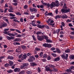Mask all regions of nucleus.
Masks as SVG:
<instances>
[{"instance_id": "obj_1", "label": "nucleus", "mask_w": 74, "mask_h": 74, "mask_svg": "<svg viewBox=\"0 0 74 74\" xmlns=\"http://www.w3.org/2000/svg\"><path fill=\"white\" fill-rule=\"evenodd\" d=\"M60 5V3L59 2V1L56 0L55 2H52L50 4V8L51 9H52L53 7H55V6L56 7H59Z\"/></svg>"}, {"instance_id": "obj_2", "label": "nucleus", "mask_w": 74, "mask_h": 74, "mask_svg": "<svg viewBox=\"0 0 74 74\" xmlns=\"http://www.w3.org/2000/svg\"><path fill=\"white\" fill-rule=\"evenodd\" d=\"M71 70H74V66H71L69 69H68L65 70V71H66L67 73H72L73 71Z\"/></svg>"}, {"instance_id": "obj_3", "label": "nucleus", "mask_w": 74, "mask_h": 74, "mask_svg": "<svg viewBox=\"0 0 74 74\" xmlns=\"http://www.w3.org/2000/svg\"><path fill=\"white\" fill-rule=\"evenodd\" d=\"M61 11L62 14H66V13L70 12V9L69 8L68 9H64L62 8L61 10Z\"/></svg>"}, {"instance_id": "obj_4", "label": "nucleus", "mask_w": 74, "mask_h": 74, "mask_svg": "<svg viewBox=\"0 0 74 74\" xmlns=\"http://www.w3.org/2000/svg\"><path fill=\"white\" fill-rule=\"evenodd\" d=\"M36 60V58L34 56H31L29 57V58L28 59L29 62H33L34 60Z\"/></svg>"}, {"instance_id": "obj_5", "label": "nucleus", "mask_w": 74, "mask_h": 74, "mask_svg": "<svg viewBox=\"0 0 74 74\" xmlns=\"http://www.w3.org/2000/svg\"><path fill=\"white\" fill-rule=\"evenodd\" d=\"M61 58L63 59H67L68 57H69V55L67 54H66V56L63 53V54L62 55Z\"/></svg>"}, {"instance_id": "obj_6", "label": "nucleus", "mask_w": 74, "mask_h": 74, "mask_svg": "<svg viewBox=\"0 0 74 74\" xmlns=\"http://www.w3.org/2000/svg\"><path fill=\"white\" fill-rule=\"evenodd\" d=\"M37 38L38 41H41L44 40L43 35L40 36L39 35H38L37 36Z\"/></svg>"}, {"instance_id": "obj_7", "label": "nucleus", "mask_w": 74, "mask_h": 74, "mask_svg": "<svg viewBox=\"0 0 74 74\" xmlns=\"http://www.w3.org/2000/svg\"><path fill=\"white\" fill-rule=\"evenodd\" d=\"M45 70L47 71H50V72H52V70L51 69L50 67L49 66L48 64L47 65L46 67H45Z\"/></svg>"}, {"instance_id": "obj_8", "label": "nucleus", "mask_w": 74, "mask_h": 74, "mask_svg": "<svg viewBox=\"0 0 74 74\" xmlns=\"http://www.w3.org/2000/svg\"><path fill=\"white\" fill-rule=\"evenodd\" d=\"M43 46L45 48H51V45L48 43H45L43 44Z\"/></svg>"}, {"instance_id": "obj_9", "label": "nucleus", "mask_w": 74, "mask_h": 74, "mask_svg": "<svg viewBox=\"0 0 74 74\" xmlns=\"http://www.w3.org/2000/svg\"><path fill=\"white\" fill-rule=\"evenodd\" d=\"M47 23H48V25H49V23H54V21L51 18H49L48 20V21H46Z\"/></svg>"}, {"instance_id": "obj_10", "label": "nucleus", "mask_w": 74, "mask_h": 74, "mask_svg": "<svg viewBox=\"0 0 74 74\" xmlns=\"http://www.w3.org/2000/svg\"><path fill=\"white\" fill-rule=\"evenodd\" d=\"M8 35L10 36V37H11L12 36H17V35H18V34L17 33H9L8 34Z\"/></svg>"}, {"instance_id": "obj_11", "label": "nucleus", "mask_w": 74, "mask_h": 74, "mask_svg": "<svg viewBox=\"0 0 74 74\" xmlns=\"http://www.w3.org/2000/svg\"><path fill=\"white\" fill-rule=\"evenodd\" d=\"M10 37H11L7 36L6 37V38H7V40L9 41H11V40H14V37H12V36Z\"/></svg>"}, {"instance_id": "obj_12", "label": "nucleus", "mask_w": 74, "mask_h": 74, "mask_svg": "<svg viewBox=\"0 0 74 74\" xmlns=\"http://www.w3.org/2000/svg\"><path fill=\"white\" fill-rule=\"evenodd\" d=\"M30 11L31 12H37V9L34 8H30Z\"/></svg>"}, {"instance_id": "obj_13", "label": "nucleus", "mask_w": 74, "mask_h": 74, "mask_svg": "<svg viewBox=\"0 0 74 74\" xmlns=\"http://www.w3.org/2000/svg\"><path fill=\"white\" fill-rule=\"evenodd\" d=\"M45 26V25H41L40 24H38L37 25V27L39 29H43Z\"/></svg>"}, {"instance_id": "obj_14", "label": "nucleus", "mask_w": 74, "mask_h": 74, "mask_svg": "<svg viewBox=\"0 0 74 74\" xmlns=\"http://www.w3.org/2000/svg\"><path fill=\"white\" fill-rule=\"evenodd\" d=\"M43 5H45V6H47L48 8H49V7L51 8V4H50L49 3L47 4V3H43Z\"/></svg>"}, {"instance_id": "obj_15", "label": "nucleus", "mask_w": 74, "mask_h": 74, "mask_svg": "<svg viewBox=\"0 0 74 74\" xmlns=\"http://www.w3.org/2000/svg\"><path fill=\"white\" fill-rule=\"evenodd\" d=\"M14 72H19L21 71V69L19 68H16L14 69Z\"/></svg>"}, {"instance_id": "obj_16", "label": "nucleus", "mask_w": 74, "mask_h": 74, "mask_svg": "<svg viewBox=\"0 0 74 74\" xmlns=\"http://www.w3.org/2000/svg\"><path fill=\"white\" fill-rule=\"evenodd\" d=\"M7 59H10V60H13L14 59V58L12 56H9L8 57Z\"/></svg>"}, {"instance_id": "obj_17", "label": "nucleus", "mask_w": 74, "mask_h": 74, "mask_svg": "<svg viewBox=\"0 0 74 74\" xmlns=\"http://www.w3.org/2000/svg\"><path fill=\"white\" fill-rule=\"evenodd\" d=\"M48 66H49V67H50V68H52L53 69H54V68H55L56 67L55 65H53L51 64H48Z\"/></svg>"}, {"instance_id": "obj_18", "label": "nucleus", "mask_w": 74, "mask_h": 74, "mask_svg": "<svg viewBox=\"0 0 74 74\" xmlns=\"http://www.w3.org/2000/svg\"><path fill=\"white\" fill-rule=\"evenodd\" d=\"M7 23H3L2 25V27H7Z\"/></svg>"}, {"instance_id": "obj_19", "label": "nucleus", "mask_w": 74, "mask_h": 74, "mask_svg": "<svg viewBox=\"0 0 74 74\" xmlns=\"http://www.w3.org/2000/svg\"><path fill=\"white\" fill-rule=\"evenodd\" d=\"M8 63L9 64L10 66H12L13 64H14V62L12 61H10L8 62Z\"/></svg>"}, {"instance_id": "obj_20", "label": "nucleus", "mask_w": 74, "mask_h": 74, "mask_svg": "<svg viewBox=\"0 0 74 74\" xmlns=\"http://www.w3.org/2000/svg\"><path fill=\"white\" fill-rule=\"evenodd\" d=\"M27 57V56H26V54H25L22 56L21 60H24V59H25Z\"/></svg>"}, {"instance_id": "obj_21", "label": "nucleus", "mask_w": 74, "mask_h": 74, "mask_svg": "<svg viewBox=\"0 0 74 74\" xmlns=\"http://www.w3.org/2000/svg\"><path fill=\"white\" fill-rule=\"evenodd\" d=\"M61 18H62V19H63V18H67V17L66 14L61 15Z\"/></svg>"}, {"instance_id": "obj_22", "label": "nucleus", "mask_w": 74, "mask_h": 74, "mask_svg": "<svg viewBox=\"0 0 74 74\" xmlns=\"http://www.w3.org/2000/svg\"><path fill=\"white\" fill-rule=\"evenodd\" d=\"M21 69H24L25 70H27V67L23 65H22L21 66Z\"/></svg>"}, {"instance_id": "obj_23", "label": "nucleus", "mask_w": 74, "mask_h": 74, "mask_svg": "<svg viewBox=\"0 0 74 74\" xmlns=\"http://www.w3.org/2000/svg\"><path fill=\"white\" fill-rule=\"evenodd\" d=\"M43 39H45L46 41L48 39V37L46 35H43Z\"/></svg>"}, {"instance_id": "obj_24", "label": "nucleus", "mask_w": 74, "mask_h": 74, "mask_svg": "<svg viewBox=\"0 0 74 74\" xmlns=\"http://www.w3.org/2000/svg\"><path fill=\"white\" fill-rule=\"evenodd\" d=\"M69 58L71 60L74 59V55H71L69 56Z\"/></svg>"}, {"instance_id": "obj_25", "label": "nucleus", "mask_w": 74, "mask_h": 74, "mask_svg": "<svg viewBox=\"0 0 74 74\" xmlns=\"http://www.w3.org/2000/svg\"><path fill=\"white\" fill-rule=\"evenodd\" d=\"M60 32V29H57L56 31V32L58 35H59V34H60V33H59Z\"/></svg>"}, {"instance_id": "obj_26", "label": "nucleus", "mask_w": 74, "mask_h": 74, "mask_svg": "<svg viewBox=\"0 0 74 74\" xmlns=\"http://www.w3.org/2000/svg\"><path fill=\"white\" fill-rule=\"evenodd\" d=\"M46 41L48 43H50L53 42L52 41V40L48 39L46 40Z\"/></svg>"}, {"instance_id": "obj_27", "label": "nucleus", "mask_w": 74, "mask_h": 74, "mask_svg": "<svg viewBox=\"0 0 74 74\" xmlns=\"http://www.w3.org/2000/svg\"><path fill=\"white\" fill-rule=\"evenodd\" d=\"M56 51L58 53H61V51L58 48H56Z\"/></svg>"}, {"instance_id": "obj_28", "label": "nucleus", "mask_w": 74, "mask_h": 74, "mask_svg": "<svg viewBox=\"0 0 74 74\" xmlns=\"http://www.w3.org/2000/svg\"><path fill=\"white\" fill-rule=\"evenodd\" d=\"M31 64L32 66H36L37 65V64L35 62H32Z\"/></svg>"}, {"instance_id": "obj_29", "label": "nucleus", "mask_w": 74, "mask_h": 74, "mask_svg": "<svg viewBox=\"0 0 74 74\" xmlns=\"http://www.w3.org/2000/svg\"><path fill=\"white\" fill-rule=\"evenodd\" d=\"M6 71L8 73H9V74L10 73H11L13 72V71L11 69H10Z\"/></svg>"}, {"instance_id": "obj_30", "label": "nucleus", "mask_w": 74, "mask_h": 74, "mask_svg": "<svg viewBox=\"0 0 74 74\" xmlns=\"http://www.w3.org/2000/svg\"><path fill=\"white\" fill-rule=\"evenodd\" d=\"M59 60H60V58H59V57H58L54 59V62H56V61H59Z\"/></svg>"}, {"instance_id": "obj_31", "label": "nucleus", "mask_w": 74, "mask_h": 74, "mask_svg": "<svg viewBox=\"0 0 74 74\" xmlns=\"http://www.w3.org/2000/svg\"><path fill=\"white\" fill-rule=\"evenodd\" d=\"M61 18V15H56L55 16V18L56 19H57V18Z\"/></svg>"}, {"instance_id": "obj_32", "label": "nucleus", "mask_w": 74, "mask_h": 74, "mask_svg": "<svg viewBox=\"0 0 74 74\" xmlns=\"http://www.w3.org/2000/svg\"><path fill=\"white\" fill-rule=\"evenodd\" d=\"M4 66L5 67L7 68L10 66V64L8 63H6L4 64Z\"/></svg>"}, {"instance_id": "obj_33", "label": "nucleus", "mask_w": 74, "mask_h": 74, "mask_svg": "<svg viewBox=\"0 0 74 74\" xmlns=\"http://www.w3.org/2000/svg\"><path fill=\"white\" fill-rule=\"evenodd\" d=\"M42 34V32L41 31H38L37 32V33L36 34L37 35H38L39 34V35H41Z\"/></svg>"}, {"instance_id": "obj_34", "label": "nucleus", "mask_w": 74, "mask_h": 74, "mask_svg": "<svg viewBox=\"0 0 74 74\" xmlns=\"http://www.w3.org/2000/svg\"><path fill=\"white\" fill-rule=\"evenodd\" d=\"M58 71V69L55 68H54L52 70V71H54L55 72H57Z\"/></svg>"}, {"instance_id": "obj_35", "label": "nucleus", "mask_w": 74, "mask_h": 74, "mask_svg": "<svg viewBox=\"0 0 74 74\" xmlns=\"http://www.w3.org/2000/svg\"><path fill=\"white\" fill-rule=\"evenodd\" d=\"M51 55H52V56H53V57H54V58H56V57L57 56L56 54L55 53H52L51 54Z\"/></svg>"}, {"instance_id": "obj_36", "label": "nucleus", "mask_w": 74, "mask_h": 74, "mask_svg": "<svg viewBox=\"0 0 74 74\" xmlns=\"http://www.w3.org/2000/svg\"><path fill=\"white\" fill-rule=\"evenodd\" d=\"M48 57V55L46 54H44L43 55V57L44 59H46Z\"/></svg>"}, {"instance_id": "obj_37", "label": "nucleus", "mask_w": 74, "mask_h": 74, "mask_svg": "<svg viewBox=\"0 0 74 74\" xmlns=\"http://www.w3.org/2000/svg\"><path fill=\"white\" fill-rule=\"evenodd\" d=\"M70 50L69 49H67L65 51V52L66 53H69V52H70Z\"/></svg>"}, {"instance_id": "obj_38", "label": "nucleus", "mask_w": 74, "mask_h": 74, "mask_svg": "<svg viewBox=\"0 0 74 74\" xmlns=\"http://www.w3.org/2000/svg\"><path fill=\"white\" fill-rule=\"evenodd\" d=\"M32 73L31 71H27L26 72V73L27 74H31Z\"/></svg>"}, {"instance_id": "obj_39", "label": "nucleus", "mask_w": 74, "mask_h": 74, "mask_svg": "<svg viewBox=\"0 0 74 74\" xmlns=\"http://www.w3.org/2000/svg\"><path fill=\"white\" fill-rule=\"evenodd\" d=\"M14 45H20L21 44L18 42H14L13 43Z\"/></svg>"}, {"instance_id": "obj_40", "label": "nucleus", "mask_w": 74, "mask_h": 74, "mask_svg": "<svg viewBox=\"0 0 74 74\" xmlns=\"http://www.w3.org/2000/svg\"><path fill=\"white\" fill-rule=\"evenodd\" d=\"M41 71V69H40V68L39 67H38V73H40Z\"/></svg>"}, {"instance_id": "obj_41", "label": "nucleus", "mask_w": 74, "mask_h": 74, "mask_svg": "<svg viewBox=\"0 0 74 74\" xmlns=\"http://www.w3.org/2000/svg\"><path fill=\"white\" fill-rule=\"evenodd\" d=\"M13 21L14 22H17L18 23H19L20 22V21H18V20L16 19H14L13 20Z\"/></svg>"}, {"instance_id": "obj_42", "label": "nucleus", "mask_w": 74, "mask_h": 74, "mask_svg": "<svg viewBox=\"0 0 74 74\" xmlns=\"http://www.w3.org/2000/svg\"><path fill=\"white\" fill-rule=\"evenodd\" d=\"M28 8V6H27V5H26L23 7V8L24 9H25V10H26L27 8Z\"/></svg>"}, {"instance_id": "obj_43", "label": "nucleus", "mask_w": 74, "mask_h": 74, "mask_svg": "<svg viewBox=\"0 0 74 74\" xmlns=\"http://www.w3.org/2000/svg\"><path fill=\"white\" fill-rule=\"evenodd\" d=\"M48 15L49 16L50 15L51 16H53V14L52 13H49Z\"/></svg>"}, {"instance_id": "obj_44", "label": "nucleus", "mask_w": 74, "mask_h": 74, "mask_svg": "<svg viewBox=\"0 0 74 74\" xmlns=\"http://www.w3.org/2000/svg\"><path fill=\"white\" fill-rule=\"evenodd\" d=\"M16 15H18V16H21L22 15V14H21L19 12H17L16 13Z\"/></svg>"}, {"instance_id": "obj_45", "label": "nucleus", "mask_w": 74, "mask_h": 74, "mask_svg": "<svg viewBox=\"0 0 74 74\" xmlns=\"http://www.w3.org/2000/svg\"><path fill=\"white\" fill-rule=\"evenodd\" d=\"M22 48L23 49H25L26 48V46L24 45H22Z\"/></svg>"}, {"instance_id": "obj_46", "label": "nucleus", "mask_w": 74, "mask_h": 74, "mask_svg": "<svg viewBox=\"0 0 74 74\" xmlns=\"http://www.w3.org/2000/svg\"><path fill=\"white\" fill-rule=\"evenodd\" d=\"M16 37H19V38H21V37H22V35L20 34H17V36H16Z\"/></svg>"}, {"instance_id": "obj_47", "label": "nucleus", "mask_w": 74, "mask_h": 74, "mask_svg": "<svg viewBox=\"0 0 74 74\" xmlns=\"http://www.w3.org/2000/svg\"><path fill=\"white\" fill-rule=\"evenodd\" d=\"M9 15H10V16H12L13 17H14L15 16V15L13 14H12L11 13H10L9 14Z\"/></svg>"}, {"instance_id": "obj_48", "label": "nucleus", "mask_w": 74, "mask_h": 74, "mask_svg": "<svg viewBox=\"0 0 74 74\" xmlns=\"http://www.w3.org/2000/svg\"><path fill=\"white\" fill-rule=\"evenodd\" d=\"M25 73V71H22L20 72L19 74H24Z\"/></svg>"}, {"instance_id": "obj_49", "label": "nucleus", "mask_w": 74, "mask_h": 74, "mask_svg": "<svg viewBox=\"0 0 74 74\" xmlns=\"http://www.w3.org/2000/svg\"><path fill=\"white\" fill-rule=\"evenodd\" d=\"M35 49V50L36 51H40V49L38 48L37 47H36Z\"/></svg>"}, {"instance_id": "obj_50", "label": "nucleus", "mask_w": 74, "mask_h": 74, "mask_svg": "<svg viewBox=\"0 0 74 74\" xmlns=\"http://www.w3.org/2000/svg\"><path fill=\"white\" fill-rule=\"evenodd\" d=\"M47 59L48 60H50L51 59V58L50 56H48L47 57Z\"/></svg>"}, {"instance_id": "obj_51", "label": "nucleus", "mask_w": 74, "mask_h": 74, "mask_svg": "<svg viewBox=\"0 0 74 74\" xmlns=\"http://www.w3.org/2000/svg\"><path fill=\"white\" fill-rule=\"evenodd\" d=\"M28 63H24V64L23 65V66H24L25 67H26V66H28Z\"/></svg>"}, {"instance_id": "obj_52", "label": "nucleus", "mask_w": 74, "mask_h": 74, "mask_svg": "<svg viewBox=\"0 0 74 74\" xmlns=\"http://www.w3.org/2000/svg\"><path fill=\"white\" fill-rule=\"evenodd\" d=\"M15 41H16L17 42H20L21 41V40H20V39L19 38L16 39L15 40Z\"/></svg>"}, {"instance_id": "obj_53", "label": "nucleus", "mask_w": 74, "mask_h": 74, "mask_svg": "<svg viewBox=\"0 0 74 74\" xmlns=\"http://www.w3.org/2000/svg\"><path fill=\"white\" fill-rule=\"evenodd\" d=\"M20 21L21 23L23 22V18H21L20 19Z\"/></svg>"}, {"instance_id": "obj_54", "label": "nucleus", "mask_w": 74, "mask_h": 74, "mask_svg": "<svg viewBox=\"0 0 74 74\" xmlns=\"http://www.w3.org/2000/svg\"><path fill=\"white\" fill-rule=\"evenodd\" d=\"M49 25H50V26H52V27H54V25H55V23L51 24V23H49Z\"/></svg>"}, {"instance_id": "obj_55", "label": "nucleus", "mask_w": 74, "mask_h": 74, "mask_svg": "<svg viewBox=\"0 0 74 74\" xmlns=\"http://www.w3.org/2000/svg\"><path fill=\"white\" fill-rule=\"evenodd\" d=\"M43 55V53L42 52H41L40 55V57H42Z\"/></svg>"}, {"instance_id": "obj_56", "label": "nucleus", "mask_w": 74, "mask_h": 74, "mask_svg": "<svg viewBox=\"0 0 74 74\" xmlns=\"http://www.w3.org/2000/svg\"><path fill=\"white\" fill-rule=\"evenodd\" d=\"M16 32H17V33H21V31L19 30L18 29H16Z\"/></svg>"}, {"instance_id": "obj_57", "label": "nucleus", "mask_w": 74, "mask_h": 74, "mask_svg": "<svg viewBox=\"0 0 74 74\" xmlns=\"http://www.w3.org/2000/svg\"><path fill=\"white\" fill-rule=\"evenodd\" d=\"M35 16L32 15L30 16V19H33V18H34Z\"/></svg>"}, {"instance_id": "obj_58", "label": "nucleus", "mask_w": 74, "mask_h": 74, "mask_svg": "<svg viewBox=\"0 0 74 74\" xmlns=\"http://www.w3.org/2000/svg\"><path fill=\"white\" fill-rule=\"evenodd\" d=\"M32 37L33 38V40L35 41H36V38H35V37H34V35H33L32 36Z\"/></svg>"}, {"instance_id": "obj_59", "label": "nucleus", "mask_w": 74, "mask_h": 74, "mask_svg": "<svg viewBox=\"0 0 74 74\" xmlns=\"http://www.w3.org/2000/svg\"><path fill=\"white\" fill-rule=\"evenodd\" d=\"M32 55V53H27V56H30Z\"/></svg>"}, {"instance_id": "obj_60", "label": "nucleus", "mask_w": 74, "mask_h": 74, "mask_svg": "<svg viewBox=\"0 0 74 74\" xmlns=\"http://www.w3.org/2000/svg\"><path fill=\"white\" fill-rule=\"evenodd\" d=\"M13 5H15V6H16L17 5H18V3H17L16 2L15 3H13Z\"/></svg>"}, {"instance_id": "obj_61", "label": "nucleus", "mask_w": 74, "mask_h": 74, "mask_svg": "<svg viewBox=\"0 0 74 74\" xmlns=\"http://www.w3.org/2000/svg\"><path fill=\"white\" fill-rule=\"evenodd\" d=\"M14 51L13 50H9L8 51V53H10V52H12Z\"/></svg>"}, {"instance_id": "obj_62", "label": "nucleus", "mask_w": 74, "mask_h": 74, "mask_svg": "<svg viewBox=\"0 0 74 74\" xmlns=\"http://www.w3.org/2000/svg\"><path fill=\"white\" fill-rule=\"evenodd\" d=\"M71 21H72V20H71L68 19V20H67V22H71Z\"/></svg>"}, {"instance_id": "obj_63", "label": "nucleus", "mask_w": 74, "mask_h": 74, "mask_svg": "<svg viewBox=\"0 0 74 74\" xmlns=\"http://www.w3.org/2000/svg\"><path fill=\"white\" fill-rule=\"evenodd\" d=\"M8 11L9 12H14V11L11 9H8Z\"/></svg>"}, {"instance_id": "obj_64", "label": "nucleus", "mask_w": 74, "mask_h": 74, "mask_svg": "<svg viewBox=\"0 0 74 74\" xmlns=\"http://www.w3.org/2000/svg\"><path fill=\"white\" fill-rule=\"evenodd\" d=\"M4 7L5 8L6 7H8V4L7 3H5Z\"/></svg>"}]
</instances>
